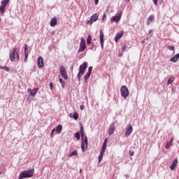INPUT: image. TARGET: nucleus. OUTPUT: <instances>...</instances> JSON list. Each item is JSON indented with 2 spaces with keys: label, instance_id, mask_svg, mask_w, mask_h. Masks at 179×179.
Listing matches in <instances>:
<instances>
[{
  "label": "nucleus",
  "instance_id": "obj_3",
  "mask_svg": "<svg viewBox=\"0 0 179 179\" xmlns=\"http://www.w3.org/2000/svg\"><path fill=\"white\" fill-rule=\"evenodd\" d=\"M120 93H121V96H122V97H123V99H127V97H128V96H129V90H128V87H127V86H125V85H122L121 87Z\"/></svg>",
  "mask_w": 179,
  "mask_h": 179
},
{
  "label": "nucleus",
  "instance_id": "obj_6",
  "mask_svg": "<svg viewBox=\"0 0 179 179\" xmlns=\"http://www.w3.org/2000/svg\"><path fill=\"white\" fill-rule=\"evenodd\" d=\"M59 72L60 75L65 80H68L69 77H68V73H66V69L64 66H61L59 67Z\"/></svg>",
  "mask_w": 179,
  "mask_h": 179
},
{
  "label": "nucleus",
  "instance_id": "obj_45",
  "mask_svg": "<svg viewBox=\"0 0 179 179\" xmlns=\"http://www.w3.org/2000/svg\"><path fill=\"white\" fill-rule=\"evenodd\" d=\"M80 110H84L85 109V106L80 105Z\"/></svg>",
  "mask_w": 179,
  "mask_h": 179
},
{
  "label": "nucleus",
  "instance_id": "obj_38",
  "mask_svg": "<svg viewBox=\"0 0 179 179\" xmlns=\"http://www.w3.org/2000/svg\"><path fill=\"white\" fill-rule=\"evenodd\" d=\"M168 49L170 50V51H174V46L169 45L168 47Z\"/></svg>",
  "mask_w": 179,
  "mask_h": 179
},
{
  "label": "nucleus",
  "instance_id": "obj_43",
  "mask_svg": "<svg viewBox=\"0 0 179 179\" xmlns=\"http://www.w3.org/2000/svg\"><path fill=\"white\" fill-rule=\"evenodd\" d=\"M155 6H157V0H152Z\"/></svg>",
  "mask_w": 179,
  "mask_h": 179
},
{
  "label": "nucleus",
  "instance_id": "obj_13",
  "mask_svg": "<svg viewBox=\"0 0 179 179\" xmlns=\"http://www.w3.org/2000/svg\"><path fill=\"white\" fill-rule=\"evenodd\" d=\"M99 19L97 14H94L91 16V19L87 22V24H93L94 22H96Z\"/></svg>",
  "mask_w": 179,
  "mask_h": 179
},
{
  "label": "nucleus",
  "instance_id": "obj_34",
  "mask_svg": "<svg viewBox=\"0 0 179 179\" xmlns=\"http://www.w3.org/2000/svg\"><path fill=\"white\" fill-rule=\"evenodd\" d=\"M171 146V144L169 141L166 143V145H165V149H169Z\"/></svg>",
  "mask_w": 179,
  "mask_h": 179
},
{
  "label": "nucleus",
  "instance_id": "obj_41",
  "mask_svg": "<svg viewBox=\"0 0 179 179\" xmlns=\"http://www.w3.org/2000/svg\"><path fill=\"white\" fill-rule=\"evenodd\" d=\"M25 57H24V62H27V58H29V55H24Z\"/></svg>",
  "mask_w": 179,
  "mask_h": 179
},
{
  "label": "nucleus",
  "instance_id": "obj_16",
  "mask_svg": "<svg viewBox=\"0 0 179 179\" xmlns=\"http://www.w3.org/2000/svg\"><path fill=\"white\" fill-rule=\"evenodd\" d=\"M85 145L86 148H87V136H85L84 138V141L81 143V150L83 152H85Z\"/></svg>",
  "mask_w": 179,
  "mask_h": 179
},
{
  "label": "nucleus",
  "instance_id": "obj_5",
  "mask_svg": "<svg viewBox=\"0 0 179 179\" xmlns=\"http://www.w3.org/2000/svg\"><path fill=\"white\" fill-rule=\"evenodd\" d=\"M86 50V42L85 41V38H80V47L78 50V54L80 52H83Z\"/></svg>",
  "mask_w": 179,
  "mask_h": 179
},
{
  "label": "nucleus",
  "instance_id": "obj_9",
  "mask_svg": "<svg viewBox=\"0 0 179 179\" xmlns=\"http://www.w3.org/2000/svg\"><path fill=\"white\" fill-rule=\"evenodd\" d=\"M87 66H89V64L87 62H84L83 64H81L79 67V71L81 75H83L85 73V71L87 69Z\"/></svg>",
  "mask_w": 179,
  "mask_h": 179
},
{
  "label": "nucleus",
  "instance_id": "obj_10",
  "mask_svg": "<svg viewBox=\"0 0 179 179\" xmlns=\"http://www.w3.org/2000/svg\"><path fill=\"white\" fill-rule=\"evenodd\" d=\"M93 71V66H90L88 68L87 73L84 76V82L85 83H87V79L90 78V76L92 75V72Z\"/></svg>",
  "mask_w": 179,
  "mask_h": 179
},
{
  "label": "nucleus",
  "instance_id": "obj_36",
  "mask_svg": "<svg viewBox=\"0 0 179 179\" xmlns=\"http://www.w3.org/2000/svg\"><path fill=\"white\" fill-rule=\"evenodd\" d=\"M105 152H106V148H102L101 149L100 154L104 155Z\"/></svg>",
  "mask_w": 179,
  "mask_h": 179
},
{
  "label": "nucleus",
  "instance_id": "obj_55",
  "mask_svg": "<svg viewBox=\"0 0 179 179\" xmlns=\"http://www.w3.org/2000/svg\"><path fill=\"white\" fill-rule=\"evenodd\" d=\"M90 50H93V48H91Z\"/></svg>",
  "mask_w": 179,
  "mask_h": 179
},
{
  "label": "nucleus",
  "instance_id": "obj_32",
  "mask_svg": "<svg viewBox=\"0 0 179 179\" xmlns=\"http://www.w3.org/2000/svg\"><path fill=\"white\" fill-rule=\"evenodd\" d=\"M103 156H104L103 154H99L98 157V163H100L101 160H103Z\"/></svg>",
  "mask_w": 179,
  "mask_h": 179
},
{
  "label": "nucleus",
  "instance_id": "obj_53",
  "mask_svg": "<svg viewBox=\"0 0 179 179\" xmlns=\"http://www.w3.org/2000/svg\"><path fill=\"white\" fill-rule=\"evenodd\" d=\"M80 173H82V169H80Z\"/></svg>",
  "mask_w": 179,
  "mask_h": 179
},
{
  "label": "nucleus",
  "instance_id": "obj_42",
  "mask_svg": "<svg viewBox=\"0 0 179 179\" xmlns=\"http://www.w3.org/2000/svg\"><path fill=\"white\" fill-rule=\"evenodd\" d=\"M127 49V45H124L122 48V51L124 52Z\"/></svg>",
  "mask_w": 179,
  "mask_h": 179
},
{
  "label": "nucleus",
  "instance_id": "obj_46",
  "mask_svg": "<svg viewBox=\"0 0 179 179\" xmlns=\"http://www.w3.org/2000/svg\"><path fill=\"white\" fill-rule=\"evenodd\" d=\"M95 5H99V0H94Z\"/></svg>",
  "mask_w": 179,
  "mask_h": 179
},
{
  "label": "nucleus",
  "instance_id": "obj_49",
  "mask_svg": "<svg viewBox=\"0 0 179 179\" xmlns=\"http://www.w3.org/2000/svg\"><path fill=\"white\" fill-rule=\"evenodd\" d=\"M173 138H171V141H170V142H169V143H171H171H172V142H173Z\"/></svg>",
  "mask_w": 179,
  "mask_h": 179
},
{
  "label": "nucleus",
  "instance_id": "obj_48",
  "mask_svg": "<svg viewBox=\"0 0 179 179\" xmlns=\"http://www.w3.org/2000/svg\"><path fill=\"white\" fill-rule=\"evenodd\" d=\"M141 44H144V43H145V39L143 40V41H141Z\"/></svg>",
  "mask_w": 179,
  "mask_h": 179
},
{
  "label": "nucleus",
  "instance_id": "obj_7",
  "mask_svg": "<svg viewBox=\"0 0 179 179\" xmlns=\"http://www.w3.org/2000/svg\"><path fill=\"white\" fill-rule=\"evenodd\" d=\"M27 92L29 93L27 98V100L29 101L30 100V97H36V94H37V92H38V88H34V90L29 88Z\"/></svg>",
  "mask_w": 179,
  "mask_h": 179
},
{
  "label": "nucleus",
  "instance_id": "obj_21",
  "mask_svg": "<svg viewBox=\"0 0 179 179\" xmlns=\"http://www.w3.org/2000/svg\"><path fill=\"white\" fill-rule=\"evenodd\" d=\"M57 134H61L62 132V124H58L55 129Z\"/></svg>",
  "mask_w": 179,
  "mask_h": 179
},
{
  "label": "nucleus",
  "instance_id": "obj_25",
  "mask_svg": "<svg viewBox=\"0 0 179 179\" xmlns=\"http://www.w3.org/2000/svg\"><path fill=\"white\" fill-rule=\"evenodd\" d=\"M73 156H78V151L76 150L73 151L69 155L68 157H73Z\"/></svg>",
  "mask_w": 179,
  "mask_h": 179
},
{
  "label": "nucleus",
  "instance_id": "obj_27",
  "mask_svg": "<svg viewBox=\"0 0 179 179\" xmlns=\"http://www.w3.org/2000/svg\"><path fill=\"white\" fill-rule=\"evenodd\" d=\"M24 55H29V48L27 44L24 45Z\"/></svg>",
  "mask_w": 179,
  "mask_h": 179
},
{
  "label": "nucleus",
  "instance_id": "obj_2",
  "mask_svg": "<svg viewBox=\"0 0 179 179\" xmlns=\"http://www.w3.org/2000/svg\"><path fill=\"white\" fill-rule=\"evenodd\" d=\"M19 52H17V48H14L12 49V50H10V61L11 62H15L16 61H19L20 58Z\"/></svg>",
  "mask_w": 179,
  "mask_h": 179
},
{
  "label": "nucleus",
  "instance_id": "obj_56",
  "mask_svg": "<svg viewBox=\"0 0 179 179\" xmlns=\"http://www.w3.org/2000/svg\"><path fill=\"white\" fill-rule=\"evenodd\" d=\"M0 22H1V17H0Z\"/></svg>",
  "mask_w": 179,
  "mask_h": 179
},
{
  "label": "nucleus",
  "instance_id": "obj_52",
  "mask_svg": "<svg viewBox=\"0 0 179 179\" xmlns=\"http://www.w3.org/2000/svg\"><path fill=\"white\" fill-rule=\"evenodd\" d=\"M144 40H149V38H145V39H144Z\"/></svg>",
  "mask_w": 179,
  "mask_h": 179
},
{
  "label": "nucleus",
  "instance_id": "obj_51",
  "mask_svg": "<svg viewBox=\"0 0 179 179\" xmlns=\"http://www.w3.org/2000/svg\"><path fill=\"white\" fill-rule=\"evenodd\" d=\"M119 57H122V54H120V55H119Z\"/></svg>",
  "mask_w": 179,
  "mask_h": 179
},
{
  "label": "nucleus",
  "instance_id": "obj_33",
  "mask_svg": "<svg viewBox=\"0 0 179 179\" xmlns=\"http://www.w3.org/2000/svg\"><path fill=\"white\" fill-rule=\"evenodd\" d=\"M0 69H4L6 72H9V67L8 66H0Z\"/></svg>",
  "mask_w": 179,
  "mask_h": 179
},
{
  "label": "nucleus",
  "instance_id": "obj_12",
  "mask_svg": "<svg viewBox=\"0 0 179 179\" xmlns=\"http://www.w3.org/2000/svg\"><path fill=\"white\" fill-rule=\"evenodd\" d=\"M99 38L101 48L103 50L104 48V33L101 30L99 31Z\"/></svg>",
  "mask_w": 179,
  "mask_h": 179
},
{
  "label": "nucleus",
  "instance_id": "obj_26",
  "mask_svg": "<svg viewBox=\"0 0 179 179\" xmlns=\"http://www.w3.org/2000/svg\"><path fill=\"white\" fill-rule=\"evenodd\" d=\"M70 116L71 117V118H73L74 120H78V118H79V115L78 114V113H74L73 116L72 114H70Z\"/></svg>",
  "mask_w": 179,
  "mask_h": 179
},
{
  "label": "nucleus",
  "instance_id": "obj_39",
  "mask_svg": "<svg viewBox=\"0 0 179 179\" xmlns=\"http://www.w3.org/2000/svg\"><path fill=\"white\" fill-rule=\"evenodd\" d=\"M54 132H55V129H53L50 132V138H52L54 135Z\"/></svg>",
  "mask_w": 179,
  "mask_h": 179
},
{
  "label": "nucleus",
  "instance_id": "obj_44",
  "mask_svg": "<svg viewBox=\"0 0 179 179\" xmlns=\"http://www.w3.org/2000/svg\"><path fill=\"white\" fill-rule=\"evenodd\" d=\"M106 17H107V16L106 15V13H103V15L102 16V20H104V19H106Z\"/></svg>",
  "mask_w": 179,
  "mask_h": 179
},
{
  "label": "nucleus",
  "instance_id": "obj_50",
  "mask_svg": "<svg viewBox=\"0 0 179 179\" xmlns=\"http://www.w3.org/2000/svg\"><path fill=\"white\" fill-rule=\"evenodd\" d=\"M71 71H73V64H72V66H71Z\"/></svg>",
  "mask_w": 179,
  "mask_h": 179
},
{
  "label": "nucleus",
  "instance_id": "obj_31",
  "mask_svg": "<svg viewBox=\"0 0 179 179\" xmlns=\"http://www.w3.org/2000/svg\"><path fill=\"white\" fill-rule=\"evenodd\" d=\"M75 138L77 139V141H80V133L76 132L75 134Z\"/></svg>",
  "mask_w": 179,
  "mask_h": 179
},
{
  "label": "nucleus",
  "instance_id": "obj_24",
  "mask_svg": "<svg viewBox=\"0 0 179 179\" xmlns=\"http://www.w3.org/2000/svg\"><path fill=\"white\" fill-rule=\"evenodd\" d=\"M59 80L62 85V89H65V85H66V83H65V81L64 80V79L62 78H59Z\"/></svg>",
  "mask_w": 179,
  "mask_h": 179
},
{
  "label": "nucleus",
  "instance_id": "obj_8",
  "mask_svg": "<svg viewBox=\"0 0 179 179\" xmlns=\"http://www.w3.org/2000/svg\"><path fill=\"white\" fill-rule=\"evenodd\" d=\"M121 16H122V11H119L115 16H113L110 20L111 22H116V23H119L121 20Z\"/></svg>",
  "mask_w": 179,
  "mask_h": 179
},
{
  "label": "nucleus",
  "instance_id": "obj_37",
  "mask_svg": "<svg viewBox=\"0 0 179 179\" xmlns=\"http://www.w3.org/2000/svg\"><path fill=\"white\" fill-rule=\"evenodd\" d=\"M135 155V152L133 150H129V156H134Z\"/></svg>",
  "mask_w": 179,
  "mask_h": 179
},
{
  "label": "nucleus",
  "instance_id": "obj_28",
  "mask_svg": "<svg viewBox=\"0 0 179 179\" xmlns=\"http://www.w3.org/2000/svg\"><path fill=\"white\" fill-rule=\"evenodd\" d=\"M80 134H81V138L83 140V138H85V133L83 131V126L80 127Z\"/></svg>",
  "mask_w": 179,
  "mask_h": 179
},
{
  "label": "nucleus",
  "instance_id": "obj_1",
  "mask_svg": "<svg viewBox=\"0 0 179 179\" xmlns=\"http://www.w3.org/2000/svg\"><path fill=\"white\" fill-rule=\"evenodd\" d=\"M34 176V169H31L27 171H23L20 173L18 179L30 178Z\"/></svg>",
  "mask_w": 179,
  "mask_h": 179
},
{
  "label": "nucleus",
  "instance_id": "obj_57",
  "mask_svg": "<svg viewBox=\"0 0 179 179\" xmlns=\"http://www.w3.org/2000/svg\"><path fill=\"white\" fill-rule=\"evenodd\" d=\"M0 175H1V171H0Z\"/></svg>",
  "mask_w": 179,
  "mask_h": 179
},
{
  "label": "nucleus",
  "instance_id": "obj_30",
  "mask_svg": "<svg viewBox=\"0 0 179 179\" xmlns=\"http://www.w3.org/2000/svg\"><path fill=\"white\" fill-rule=\"evenodd\" d=\"M174 82V77H171L168 79L167 85H171Z\"/></svg>",
  "mask_w": 179,
  "mask_h": 179
},
{
  "label": "nucleus",
  "instance_id": "obj_11",
  "mask_svg": "<svg viewBox=\"0 0 179 179\" xmlns=\"http://www.w3.org/2000/svg\"><path fill=\"white\" fill-rule=\"evenodd\" d=\"M133 131H134V128L132 127V125L129 124L128 127H126L124 136L126 138H128V136H129V135L132 134Z\"/></svg>",
  "mask_w": 179,
  "mask_h": 179
},
{
  "label": "nucleus",
  "instance_id": "obj_47",
  "mask_svg": "<svg viewBox=\"0 0 179 179\" xmlns=\"http://www.w3.org/2000/svg\"><path fill=\"white\" fill-rule=\"evenodd\" d=\"M152 31H153V30L150 29V30H149V32H148V34H152Z\"/></svg>",
  "mask_w": 179,
  "mask_h": 179
},
{
  "label": "nucleus",
  "instance_id": "obj_54",
  "mask_svg": "<svg viewBox=\"0 0 179 179\" xmlns=\"http://www.w3.org/2000/svg\"><path fill=\"white\" fill-rule=\"evenodd\" d=\"M127 1L129 2L130 0H126Z\"/></svg>",
  "mask_w": 179,
  "mask_h": 179
},
{
  "label": "nucleus",
  "instance_id": "obj_22",
  "mask_svg": "<svg viewBox=\"0 0 179 179\" xmlns=\"http://www.w3.org/2000/svg\"><path fill=\"white\" fill-rule=\"evenodd\" d=\"M155 20V15H151L148 18V22L147 24H150Z\"/></svg>",
  "mask_w": 179,
  "mask_h": 179
},
{
  "label": "nucleus",
  "instance_id": "obj_15",
  "mask_svg": "<svg viewBox=\"0 0 179 179\" xmlns=\"http://www.w3.org/2000/svg\"><path fill=\"white\" fill-rule=\"evenodd\" d=\"M115 131V124H114V123H112L108 129V134L109 136L113 135V134H114V132Z\"/></svg>",
  "mask_w": 179,
  "mask_h": 179
},
{
  "label": "nucleus",
  "instance_id": "obj_18",
  "mask_svg": "<svg viewBox=\"0 0 179 179\" xmlns=\"http://www.w3.org/2000/svg\"><path fill=\"white\" fill-rule=\"evenodd\" d=\"M57 17H55L52 18L50 20L51 27H55V26H57Z\"/></svg>",
  "mask_w": 179,
  "mask_h": 179
},
{
  "label": "nucleus",
  "instance_id": "obj_4",
  "mask_svg": "<svg viewBox=\"0 0 179 179\" xmlns=\"http://www.w3.org/2000/svg\"><path fill=\"white\" fill-rule=\"evenodd\" d=\"M10 0H3L1 1V6H0V14L3 15V13H5V9H6V6L8 3H9Z\"/></svg>",
  "mask_w": 179,
  "mask_h": 179
},
{
  "label": "nucleus",
  "instance_id": "obj_19",
  "mask_svg": "<svg viewBox=\"0 0 179 179\" xmlns=\"http://www.w3.org/2000/svg\"><path fill=\"white\" fill-rule=\"evenodd\" d=\"M177 164H178V160H177V159H174L171 165L170 169L171 170H174V169H176V166H177Z\"/></svg>",
  "mask_w": 179,
  "mask_h": 179
},
{
  "label": "nucleus",
  "instance_id": "obj_20",
  "mask_svg": "<svg viewBox=\"0 0 179 179\" xmlns=\"http://www.w3.org/2000/svg\"><path fill=\"white\" fill-rule=\"evenodd\" d=\"M179 59V53L175 55L172 58H171L170 61L171 62H177Z\"/></svg>",
  "mask_w": 179,
  "mask_h": 179
},
{
  "label": "nucleus",
  "instance_id": "obj_29",
  "mask_svg": "<svg viewBox=\"0 0 179 179\" xmlns=\"http://www.w3.org/2000/svg\"><path fill=\"white\" fill-rule=\"evenodd\" d=\"M107 142H108V139L106 138L103 141V145H102V148L103 149H107Z\"/></svg>",
  "mask_w": 179,
  "mask_h": 179
},
{
  "label": "nucleus",
  "instance_id": "obj_23",
  "mask_svg": "<svg viewBox=\"0 0 179 179\" xmlns=\"http://www.w3.org/2000/svg\"><path fill=\"white\" fill-rule=\"evenodd\" d=\"M92 40H93L92 35H88L87 38V45H90V44H92Z\"/></svg>",
  "mask_w": 179,
  "mask_h": 179
},
{
  "label": "nucleus",
  "instance_id": "obj_35",
  "mask_svg": "<svg viewBox=\"0 0 179 179\" xmlns=\"http://www.w3.org/2000/svg\"><path fill=\"white\" fill-rule=\"evenodd\" d=\"M83 74L80 73V72H78V75H77V78L78 79L79 81H80V78H82V76Z\"/></svg>",
  "mask_w": 179,
  "mask_h": 179
},
{
  "label": "nucleus",
  "instance_id": "obj_14",
  "mask_svg": "<svg viewBox=\"0 0 179 179\" xmlns=\"http://www.w3.org/2000/svg\"><path fill=\"white\" fill-rule=\"evenodd\" d=\"M37 64H38V67L39 69H41L44 66V59H43V57L39 56L37 59Z\"/></svg>",
  "mask_w": 179,
  "mask_h": 179
},
{
  "label": "nucleus",
  "instance_id": "obj_40",
  "mask_svg": "<svg viewBox=\"0 0 179 179\" xmlns=\"http://www.w3.org/2000/svg\"><path fill=\"white\" fill-rule=\"evenodd\" d=\"M49 86H50V90H52V89H54V85H52V83H50Z\"/></svg>",
  "mask_w": 179,
  "mask_h": 179
},
{
  "label": "nucleus",
  "instance_id": "obj_17",
  "mask_svg": "<svg viewBox=\"0 0 179 179\" xmlns=\"http://www.w3.org/2000/svg\"><path fill=\"white\" fill-rule=\"evenodd\" d=\"M122 36H124V31H122L117 33L115 36V43H117L118 41V40H120V38H121L122 37Z\"/></svg>",
  "mask_w": 179,
  "mask_h": 179
}]
</instances>
